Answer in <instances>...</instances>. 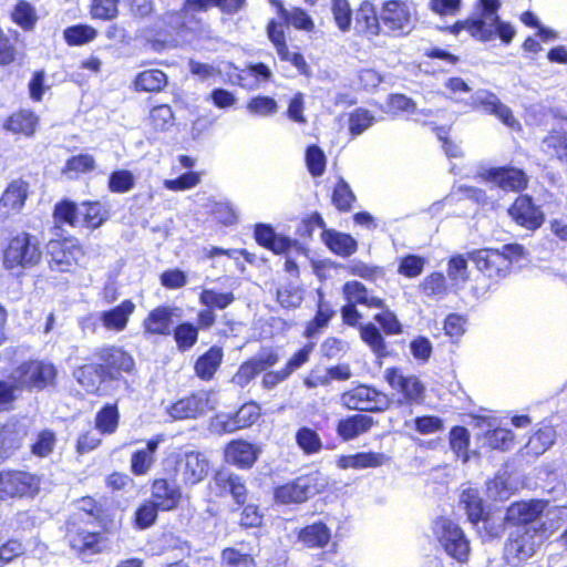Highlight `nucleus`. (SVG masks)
Returning <instances> with one entry per match:
<instances>
[{
	"mask_svg": "<svg viewBox=\"0 0 567 567\" xmlns=\"http://www.w3.org/2000/svg\"><path fill=\"white\" fill-rule=\"evenodd\" d=\"M80 516L90 518L99 529H87V523L79 518H69L65 523V537L70 548L78 555L94 556L103 553L109 536L121 529L122 519L115 512L93 495H84L75 501Z\"/></svg>",
	"mask_w": 567,
	"mask_h": 567,
	"instance_id": "nucleus-1",
	"label": "nucleus"
},
{
	"mask_svg": "<svg viewBox=\"0 0 567 567\" xmlns=\"http://www.w3.org/2000/svg\"><path fill=\"white\" fill-rule=\"evenodd\" d=\"M93 358L73 371L75 381L87 395L102 396L107 388H127L128 377L136 373L135 359L123 347H100L94 350Z\"/></svg>",
	"mask_w": 567,
	"mask_h": 567,
	"instance_id": "nucleus-2",
	"label": "nucleus"
},
{
	"mask_svg": "<svg viewBox=\"0 0 567 567\" xmlns=\"http://www.w3.org/2000/svg\"><path fill=\"white\" fill-rule=\"evenodd\" d=\"M2 268L16 276H24L39 268L43 261V249L37 235L27 230L11 231L0 250Z\"/></svg>",
	"mask_w": 567,
	"mask_h": 567,
	"instance_id": "nucleus-3",
	"label": "nucleus"
},
{
	"mask_svg": "<svg viewBox=\"0 0 567 567\" xmlns=\"http://www.w3.org/2000/svg\"><path fill=\"white\" fill-rule=\"evenodd\" d=\"M284 24L291 25L297 30L306 32H312L316 27L315 21L310 14L300 7H292L290 9L288 18L285 20ZM266 33L281 62L290 63L300 75L307 78L311 75L310 65L308 64L303 53L299 50H289L286 33L282 29V23L275 19H270L266 25Z\"/></svg>",
	"mask_w": 567,
	"mask_h": 567,
	"instance_id": "nucleus-4",
	"label": "nucleus"
},
{
	"mask_svg": "<svg viewBox=\"0 0 567 567\" xmlns=\"http://www.w3.org/2000/svg\"><path fill=\"white\" fill-rule=\"evenodd\" d=\"M16 373L17 378L13 382L2 380L7 395L1 401V412L10 411L13 408L18 390L42 391L56 384L58 369L51 361L25 360L16 368Z\"/></svg>",
	"mask_w": 567,
	"mask_h": 567,
	"instance_id": "nucleus-5",
	"label": "nucleus"
},
{
	"mask_svg": "<svg viewBox=\"0 0 567 567\" xmlns=\"http://www.w3.org/2000/svg\"><path fill=\"white\" fill-rule=\"evenodd\" d=\"M548 537V526L539 522L533 527L516 528L504 543L503 558L513 567H523Z\"/></svg>",
	"mask_w": 567,
	"mask_h": 567,
	"instance_id": "nucleus-6",
	"label": "nucleus"
},
{
	"mask_svg": "<svg viewBox=\"0 0 567 567\" xmlns=\"http://www.w3.org/2000/svg\"><path fill=\"white\" fill-rule=\"evenodd\" d=\"M383 379L396 395L399 408L422 405L426 399V385L414 373H406L401 367H389L384 370Z\"/></svg>",
	"mask_w": 567,
	"mask_h": 567,
	"instance_id": "nucleus-7",
	"label": "nucleus"
},
{
	"mask_svg": "<svg viewBox=\"0 0 567 567\" xmlns=\"http://www.w3.org/2000/svg\"><path fill=\"white\" fill-rule=\"evenodd\" d=\"M47 256L51 271L73 274L80 267L85 249L75 236H60L47 243Z\"/></svg>",
	"mask_w": 567,
	"mask_h": 567,
	"instance_id": "nucleus-8",
	"label": "nucleus"
},
{
	"mask_svg": "<svg viewBox=\"0 0 567 567\" xmlns=\"http://www.w3.org/2000/svg\"><path fill=\"white\" fill-rule=\"evenodd\" d=\"M433 534L450 557L460 564L468 561L470 540L458 524L449 517L439 516L433 523Z\"/></svg>",
	"mask_w": 567,
	"mask_h": 567,
	"instance_id": "nucleus-9",
	"label": "nucleus"
},
{
	"mask_svg": "<svg viewBox=\"0 0 567 567\" xmlns=\"http://www.w3.org/2000/svg\"><path fill=\"white\" fill-rule=\"evenodd\" d=\"M40 486L38 474L17 468L0 470V503L33 498L40 492Z\"/></svg>",
	"mask_w": 567,
	"mask_h": 567,
	"instance_id": "nucleus-10",
	"label": "nucleus"
},
{
	"mask_svg": "<svg viewBox=\"0 0 567 567\" xmlns=\"http://www.w3.org/2000/svg\"><path fill=\"white\" fill-rule=\"evenodd\" d=\"M344 409L358 413H383L391 404L388 395L373 385L360 383L340 395Z\"/></svg>",
	"mask_w": 567,
	"mask_h": 567,
	"instance_id": "nucleus-11",
	"label": "nucleus"
},
{
	"mask_svg": "<svg viewBox=\"0 0 567 567\" xmlns=\"http://www.w3.org/2000/svg\"><path fill=\"white\" fill-rule=\"evenodd\" d=\"M480 271L484 290H496L499 284L511 274L508 262L498 254V249L482 248L467 254Z\"/></svg>",
	"mask_w": 567,
	"mask_h": 567,
	"instance_id": "nucleus-12",
	"label": "nucleus"
},
{
	"mask_svg": "<svg viewBox=\"0 0 567 567\" xmlns=\"http://www.w3.org/2000/svg\"><path fill=\"white\" fill-rule=\"evenodd\" d=\"M342 323L358 328L361 340L369 347L377 358L389 355L386 342L380 329L372 322L361 323L362 313L354 303L347 302L340 309Z\"/></svg>",
	"mask_w": 567,
	"mask_h": 567,
	"instance_id": "nucleus-13",
	"label": "nucleus"
},
{
	"mask_svg": "<svg viewBox=\"0 0 567 567\" xmlns=\"http://www.w3.org/2000/svg\"><path fill=\"white\" fill-rule=\"evenodd\" d=\"M383 34L401 38L413 29L412 13L404 0H385L380 9Z\"/></svg>",
	"mask_w": 567,
	"mask_h": 567,
	"instance_id": "nucleus-14",
	"label": "nucleus"
},
{
	"mask_svg": "<svg viewBox=\"0 0 567 567\" xmlns=\"http://www.w3.org/2000/svg\"><path fill=\"white\" fill-rule=\"evenodd\" d=\"M208 489L217 498L230 496L237 506H244L249 497L246 480L227 468H218L214 472Z\"/></svg>",
	"mask_w": 567,
	"mask_h": 567,
	"instance_id": "nucleus-15",
	"label": "nucleus"
},
{
	"mask_svg": "<svg viewBox=\"0 0 567 567\" xmlns=\"http://www.w3.org/2000/svg\"><path fill=\"white\" fill-rule=\"evenodd\" d=\"M515 33L512 24L502 21L499 16L491 17L489 22L483 16L468 18V34L481 42H489L497 37L503 44L508 45Z\"/></svg>",
	"mask_w": 567,
	"mask_h": 567,
	"instance_id": "nucleus-16",
	"label": "nucleus"
},
{
	"mask_svg": "<svg viewBox=\"0 0 567 567\" xmlns=\"http://www.w3.org/2000/svg\"><path fill=\"white\" fill-rule=\"evenodd\" d=\"M209 391H193L167 406V414L175 421L195 420L214 409Z\"/></svg>",
	"mask_w": 567,
	"mask_h": 567,
	"instance_id": "nucleus-17",
	"label": "nucleus"
},
{
	"mask_svg": "<svg viewBox=\"0 0 567 567\" xmlns=\"http://www.w3.org/2000/svg\"><path fill=\"white\" fill-rule=\"evenodd\" d=\"M549 505L548 499L529 498L512 502L506 511L504 520L509 526L517 528L533 527V523L545 513Z\"/></svg>",
	"mask_w": 567,
	"mask_h": 567,
	"instance_id": "nucleus-18",
	"label": "nucleus"
},
{
	"mask_svg": "<svg viewBox=\"0 0 567 567\" xmlns=\"http://www.w3.org/2000/svg\"><path fill=\"white\" fill-rule=\"evenodd\" d=\"M40 126L39 114L30 107L10 112L1 122V128L16 138H32Z\"/></svg>",
	"mask_w": 567,
	"mask_h": 567,
	"instance_id": "nucleus-19",
	"label": "nucleus"
},
{
	"mask_svg": "<svg viewBox=\"0 0 567 567\" xmlns=\"http://www.w3.org/2000/svg\"><path fill=\"white\" fill-rule=\"evenodd\" d=\"M508 215L516 225L529 231L539 229L545 223V214L527 194H522L514 199L508 207Z\"/></svg>",
	"mask_w": 567,
	"mask_h": 567,
	"instance_id": "nucleus-20",
	"label": "nucleus"
},
{
	"mask_svg": "<svg viewBox=\"0 0 567 567\" xmlns=\"http://www.w3.org/2000/svg\"><path fill=\"white\" fill-rule=\"evenodd\" d=\"M175 471L185 486H195L207 477L209 461L200 452H186L177 457Z\"/></svg>",
	"mask_w": 567,
	"mask_h": 567,
	"instance_id": "nucleus-21",
	"label": "nucleus"
},
{
	"mask_svg": "<svg viewBox=\"0 0 567 567\" xmlns=\"http://www.w3.org/2000/svg\"><path fill=\"white\" fill-rule=\"evenodd\" d=\"M483 176L504 192L522 193L529 184V177L523 168L509 165L489 167Z\"/></svg>",
	"mask_w": 567,
	"mask_h": 567,
	"instance_id": "nucleus-22",
	"label": "nucleus"
},
{
	"mask_svg": "<svg viewBox=\"0 0 567 567\" xmlns=\"http://www.w3.org/2000/svg\"><path fill=\"white\" fill-rule=\"evenodd\" d=\"M151 497L148 498L162 512H173L182 503L183 493L179 485L166 477H156L151 481Z\"/></svg>",
	"mask_w": 567,
	"mask_h": 567,
	"instance_id": "nucleus-23",
	"label": "nucleus"
},
{
	"mask_svg": "<svg viewBox=\"0 0 567 567\" xmlns=\"http://www.w3.org/2000/svg\"><path fill=\"white\" fill-rule=\"evenodd\" d=\"M378 421L367 413H353L340 417L336 423V432L342 442L353 441L369 433Z\"/></svg>",
	"mask_w": 567,
	"mask_h": 567,
	"instance_id": "nucleus-24",
	"label": "nucleus"
},
{
	"mask_svg": "<svg viewBox=\"0 0 567 567\" xmlns=\"http://www.w3.org/2000/svg\"><path fill=\"white\" fill-rule=\"evenodd\" d=\"M259 452L255 444L244 439H234L224 447V460L239 470H249L257 462Z\"/></svg>",
	"mask_w": 567,
	"mask_h": 567,
	"instance_id": "nucleus-25",
	"label": "nucleus"
},
{
	"mask_svg": "<svg viewBox=\"0 0 567 567\" xmlns=\"http://www.w3.org/2000/svg\"><path fill=\"white\" fill-rule=\"evenodd\" d=\"M28 194L29 184L25 181L18 178L8 184L0 197V223L22 209Z\"/></svg>",
	"mask_w": 567,
	"mask_h": 567,
	"instance_id": "nucleus-26",
	"label": "nucleus"
},
{
	"mask_svg": "<svg viewBox=\"0 0 567 567\" xmlns=\"http://www.w3.org/2000/svg\"><path fill=\"white\" fill-rule=\"evenodd\" d=\"M254 239L262 248L275 255L287 254L298 241L288 236L278 235L270 224L258 223L254 226Z\"/></svg>",
	"mask_w": 567,
	"mask_h": 567,
	"instance_id": "nucleus-27",
	"label": "nucleus"
},
{
	"mask_svg": "<svg viewBox=\"0 0 567 567\" xmlns=\"http://www.w3.org/2000/svg\"><path fill=\"white\" fill-rule=\"evenodd\" d=\"M175 308L169 306H157L152 309L142 322L145 336L166 337L172 333Z\"/></svg>",
	"mask_w": 567,
	"mask_h": 567,
	"instance_id": "nucleus-28",
	"label": "nucleus"
},
{
	"mask_svg": "<svg viewBox=\"0 0 567 567\" xmlns=\"http://www.w3.org/2000/svg\"><path fill=\"white\" fill-rule=\"evenodd\" d=\"M390 461L384 453L375 451H362L354 454H342L337 457L336 464L340 470L378 468Z\"/></svg>",
	"mask_w": 567,
	"mask_h": 567,
	"instance_id": "nucleus-29",
	"label": "nucleus"
},
{
	"mask_svg": "<svg viewBox=\"0 0 567 567\" xmlns=\"http://www.w3.org/2000/svg\"><path fill=\"white\" fill-rule=\"evenodd\" d=\"M485 114L496 116L508 128L519 132L522 124L514 115L513 111L504 104L494 93L488 92L484 97L476 101Z\"/></svg>",
	"mask_w": 567,
	"mask_h": 567,
	"instance_id": "nucleus-30",
	"label": "nucleus"
},
{
	"mask_svg": "<svg viewBox=\"0 0 567 567\" xmlns=\"http://www.w3.org/2000/svg\"><path fill=\"white\" fill-rule=\"evenodd\" d=\"M336 310L330 301L324 299L322 293H319L316 312L313 317L305 323L302 337L310 340L317 338L321 332L327 329L330 321L334 318Z\"/></svg>",
	"mask_w": 567,
	"mask_h": 567,
	"instance_id": "nucleus-31",
	"label": "nucleus"
},
{
	"mask_svg": "<svg viewBox=\"0 0 567 567\" xmlns=\"http://www.w3.org/2000/svg\"><path fill=\"white\" fill-rule=\"evenodd\" d=\"M168 86V75L161 69H145L135 74L132 89L136 93H162Z\"/></svg>",
	"mask_w": 567,
	"mask_h": 567,
	"instance_id": "nucleus-32",
	"label": "nucleus"
},
{
	"mask_svg": "<svg viewBox=\"0 0 567 567\" xmlns=\"http://www.w3.org/2000/svg\"><path fill=\"white\" fill-rule=\"evenodd\" d=\"M223 359V348L212 346L195 360L193 367L195 375L204 382H210L219 370Z\"/></svg>",
	"mask_w": 567,
	"mask_h": 567,
	"instance_id": "nucleus-33",
	"label": "nucleus"
},
{
	"mask_svg": "<svg viewBox=\"0 0 567 567\" xmlns=\"http://www.w3.org/2000/svg\"><path fill=\"white\" fill-rule=\"evenodd\" d=\"M310 487L301 477L280 484L274 488V501L280 505L301 504L309 498Z\"/></svg>",
	"mask_w": 567,
	"mask_h": 567,
	"instance_id": "nucleus-34",
	"label": "nucleus"
},
{
	"mask_svg": "<svg viewBox=\"0 0 567 567\" xmlns=\"http://www.w3.org/2000/svg\"><path fill=\"white\" fill-rule=\"evenodd\" d=\"M134 310V302L131 299H125L117 306L101 312L100 321L106 330L120 332L126 329Z\"/></svg>",
	"mask_w": 567,
	"mask_h": 567,
	"instance_id": "nucleus-35",
	"label": "nucleus"
},
{
	"mask_svg": "<svg viewBox=\"0 0 567 567\" xmlns=\"http://www.w3.org/2000/svg\"><path fill=\"white\" fill-rule=\"evenodd\" d=\"M358 31L372 39L383 33L380 14H377L374 6L369 1H362L357 10L355 19Z\"/></svg>",
	"mask_w": 567,
	"mask_h": 567,
	"instance_id": "nucleus-36",
	"label": "nucleus"
},
{
	"mask_svg": "<svg viewBox=\"0 0 567 567\" xmlns=\"http://www.w3.org/2000/svg\"><path fill=\"white\" fill-rule=\"evenodd\" d=\"M320 237L326 247L337 256L349 257L358 250V243L350 234L327 228L321 231Z\"/></svg>",
	"mask_w": 567,
	"mask_h": 567,
	"instance_id": "nucleus-37",
	"label": "nucleus"
},
{
	"mask_svg": "<svg viewBox=\"0 0 567 567\" xmlns=\"http://www.w3.org/2000/svg\"><path fill=\"white\" fill-rule=\"evenodd\" d=\"M81 226L95 230L102 227L110 219V210L99 199H86L81 202Z\"/></svg>",
	"mask_w": 567,
	"mask_h": 567,
	"instance_id": "nucleus-38",
	"label": "nucleus"
},
{
	"mask_svg": "<svg viewBox=\"0 0 567 567\" xmlns=\"http://www.w3.org/2000/svg\"><path fill=\"white\" fill-rule=\"evenodd\" d=\"M297 538L307 548H324L331 540V529L324 522L318 520L300 528Z\"/></svg>",
	"mask_w": 567,
	"mask_h": 567,
	"instance_id": "nucleus-39",
	"label": "nucleus"
},
{
	"mask_svg": "<svg viewBox=\"0 0 567 567\" xmlns=\"http://www.w3.org/2000/svg\"><path fill=\"white\" fill-rule=\"evenodd\" d=\"M342 292L349 303L362 305L367 308H382L384 307V299L370 296L368 288L360 281H347L342 286Z\"/></svg>",
	"mask_w": 567,
	"mask_h": 567,
	"instance_id": "nucleus-40",
	"label": "nucleus"
},
{
	"mask_svg": "<svg viewBox=\"0 0 567 567\" xmlns=\"http://www.w3.org/2000/svg\"><path fill=\"white\" fill-rule=\"evenodd\" d=\"M461 503L463 504L467 519L472 525L477 526L481 522L488 520L489 512L486 509L484 501L476 489H464L461 495Z\"/></svg>",
	"mask_w": 567,
	"mask_h": 567,
	"instance_id": "nucleus-41",
	"label": "nucleus"
},
{
	"mask_svg": "<svg viewBox=\"0 0 567 567\" xmlns=\"http://www.w3.org/2000/svg\"><path fill=\"white\" fill-rule=\"evenodd\" d=\"M25 435V429L17 423L0 425V454L9 456L20 450Z\"/></svg>",
	"mask_w": 567,
	"mask_h": 567,
	"instance_id": "nucleus-42",
	"label": "nucleus"
},
{
	"mask_svg": "<svg viewBox=\"0 0 567 567\" xmlns=\"http://www.w3.org/2000/svg\"><path fill=\"white\" fill-rule=\"evenodd\" d=\"M159 439H150L146 446L133 452L131 456V472L135 476L147 474L155 463V453L158 449Z\"/></svg>",
	"mask_w": 567,
	"mask_h": 567,
	"instance_id": "nucleus-43",
	"label": "nucleus"
},
{
	"mask_svg": "<svg viewBox=\"0 0 567 567\" xmlns=\"http://www.w3.org/2000/svg\"><path fill=\"white\" fill-rule=\"evenodd\" d=\"M120 417L117 403H105L95 414V429L103 435H111L116 432Z\"/></svg>",
	"mask_w": 567,
	"mask_h": 567,
	"instance_id": "nucleus-44",
	"label": "nucleus"
},
{
	"mask_svg": "<svg viewBox=\"0 0 567 567\" xmlns=\"http://www.w3.org/2000/svg\"><path fill=\"white\" fill-rule=\"evenodd\" d=\"M96 168L95 157L87 153H81L70 156L63 167L61 168L62 175L69 178H78L82 174H90Z\"/></svg>",
	"mask_w": 567,
	"mask_h": 567,
	"instance_id": "nucleus-45",
	"label": "nucleus"
},
{
	"mask_svg": "<svg viewBox=\"0 0 567 567\" xmlns=\"http://www.w3.org/2000/svg\"><path fill=\"white\" fill-rule=\"evenodd\" d=\"M295 441L305 455H315L323 450V442L317 429L302 425L295 433Z\"/></svg>",
	"mask_w": 567,
	"mask_h": 567,
	"instance_id": "nucleus-46",
	"label": "nucleus"
},
{
	"mask_svg": "<svg viewBox=\"0 0 567 567\" xmlns=\"http://www.w3.org/2000/svg\"><path fill=\"white\" fill-rule=\"evenodd\" d=\"M355 202L357 196L350 185L344 178L340 177L336 182L331 193L332 205L339 213L344 214L352 210Z\"/></svg>",
	"mask_w": 567,
	"mask_h": 567,
	"instance_id": "nucleus-47",
	"label": "nucleus"
},
{
	"mask_svg": "<svg viewBox=\"0 0 567 567\" xmlns=\"http://www.w3.org/2000/svg\"><path fill=\"white\" fill-rule=\"evenodd\" d=\"M173 338L181 352L189 351L198 341L199 330L194 322L182 321L173 330Z\"/></svg>",
	"mask_w": 567,
	"mask_h": 567,
	"instance_id": "nucleus-48",
	"label": "nucleus"
},
{
	"mask_svg": "<svg viewBox=\"0 0 567 567\" xmlns=\"http://www.w3.org/2000/svg\"><path fill=\"white\" fill-rule=\"evenodd\" d=\"M147 122L153 131L166 132L174 125L175 113L169 104H157L151 107Z\"/></svg>",
	"mask_w": 567,
	"mask_h": 567,
	"instance_id": "nucleus-49",
	"label": "nucleus"
},
{
	"mask_svg": "<svg viewBox=\"0 0 567 567\" xmlns=\"http://www.w3.org/2000/svg\"><path fill=\"white\" fill-rule=\"evenodd\" d=\"M97 30L86 23L70 25L63 30V39L69 47H81L97 38Z\"/></svg>",
	"mask_w": 567,
	"mask_h": 567,
	"instance_id": "nucleus-50",
	"label": "nucleus"
},
{
	"mask_svg": "<svg viewBox=\"0 0 567 567\" xmlns=\"http://www.w3.org/2000/svg\"><path fill=\"white\" fill-rule=\"evenodd\" d=\"M449 444L453 453L464 463L470 460V431L463 425H454L449 432Z\"/></svg>",
	"mask_w": 567,
	"mask_h": 567,
	"instance_id": "nucleus-51",
	"label": "nucleus"
},
{
	"mask_svg": "<svg viewBox=\"0 0 567 567\" xmlns=\"http://www.w3.org/2000/svg\"><path fill=\"white\" fill-rule=\"evenodd\" d=\"M276 301L286 310L297 309L303 301V290L298 285L287 282L277 288Z\"/></svg>",
	"mask_w": 567,
	"mask_h": 567,
	"instance_id": "nucleus-52",
	"label": "nucleus"
},
{
	"mask_svg": "<svg viewBox=\"0 0 567 567\" xmlns=\"http://www.w3.org/2000/svg\"><path fill=\"white\" fill-rule=\"evenodd\" d=\"M11 20L24 31H31L38 21L35 8L27 0H18L11 11Z\"/></svg>",
	"mask_w": 567,
	"mask_h": 567,
	"instance_id": "nucleus-53",
	"label": "nucleus"
},
{
	"mask_svg": "<svg viewBox=\"0 0 567 567\" xmlns=\"http://www.w3.org/2000/svg\"><path fill=\"white\" fill-rule=\"evenodd\" d=\"M485 439L484 445L488 450H496L501 452L508 451L514 445V433L504 427H496L493 430H487L483 434Z\"/></svg>",
	"mask_w": 567,
	"mask_h": 567,
	"instance_id": "nucleus-54",
	"label": "nucleus"
},
{
	"mask_svg": "<svg viewBox=\"0 0 567 567\" xmlns=\"http://www.w3.org/2000/svg\"><path fill=\"white\" fill-rule=\"evenodd\" d=\"M162 512L150 499H144L136 507L133 515V525L136 529L143 530L155 525L158 518V513Z\"/></svg>",
	"mask_w": 567,
	"mask_h": 567,
	"instance_id": "nucleus-55",
	"label": "nucleus"
},
{
	"mask_svg": "<svg viewBox=\"0 0 567 567\" xmlns=\"http://www.w3.org/2000/svg\"><path fill=\"white\" fill-rule=\"evenodd\" d=\"M198 299L202 306L215 311L230 306L235 301V295L231 291L220 292L215 289H203Z\"/></svg>",
	"mask_w": 567,
	"mask_h": 567,
	"instance_id": "nucleus-56",
	"label": "nucleus"
},
{
	"mask_svg": "<svg viewBox=\"0 0 567 567\" xmlns=\"http://www.w3.org/2000/svg\"><path fill=\"white\" fill-rule=\"evenodd\" d=\"M53 219L55 224L76 227L80 223L78 218V205L70 199H61L53 207Z\"/></svg>",
	"mask_w": 567,
	"mask_h": 567,
	"instance_id": "nucleus-57",
	"label": "nucleus"
},
{
	"mask_svg": "<svg viewBox=\"0 0 567 567\" xmlns=\"http://www.w3.org/2000/svg\"><path fill=\"white\" fill-rule=\"evenodd\" d=\"M120 0H91L89 12L93 20L111 21L120 13Z\"/></svg>",
	"mask_w": 567,
	"mask_h": 567,
	"instance_id": "nucleus-58",
	"label": "nucleus"
},
{
	"mask_svg": "<svg viewBox=\"0 0 567 567\" xmlns=\"http://www.w3.org/2000/svg\"><path fill=\"white\" fill-rule=\"evenodd\" d=\"M135 187V176L128 169H115L107 178V189L113 194H125Z\"/></svg>",
	"mask_w": 567,
	"mask_h": 567,
	"instance_id": "nucleus-59",
	"label": "nucleus"
},
{
	"mask_svg": "<svg viewBox=\"0 0 567 567\" xmlns=\"http://www.w3.org/2000/svg\"><path fill=\"white\" fill-rule=\"evenodd\" d=\"M55 444V432L51 429H43L37 434L34 442L30 446V452L37 457L44 458L54 451Z\"/></svg>",
	"mask_w": 567,
	"mask_h": 567,
	"instance_id": "nucleus-60",
	"label": "nucleus"
},
{
	"mask_svg": "<svg viewBox=\"0 0 567 567\" xmlns=\"http://www.w3.org/2000/svg\"><path fill=\"white\" fill-rule=\"evenodd\" d=\"M467 328V317L457 312L449 313L443 320V330L446 337L453 343H458L465 334Z\"/></svg>",
	"mask_w": 567,
	"mask_h": 567,
	"instance_id": "nucleus-61",
	"label": "nucleus"
},
{
	"mask_svg": "<svg viewBox=\"0 0 567 567\" xmlns=\"http://www.w3.org/2000/svg\"><path fill=\"white\" fill-rule=\"evenodd\" d=\"M381 311L375 313L373 319L379 323L381 333L386 336H398L403 332V326L396 315L389 309L384 302V307L379 308Z\"/></svg>",
	"mask_w": 567,
	"mask_h": 567,
	"instance_id": "nucleus-62",
	"label": "nucleus"
},
{
	"mask_svg": "<svg viewBox=\"0 0 567 567\" xmlns=\"http://www.w3.org/2000/svg\"><path fill=\"white\" fill-rule=\"evenodd\" d=\"M543 145L546 152H551L553 156L561 163H567V136L559 131H550L544 138Z\"/></svg>",
	"mask_w": 567,
	"mask_h": 567,
	"instance_id": "nucleus-63",
	"label": "nucleus"
},
{
	"mask_svg": "<svg viewBox=\"0 0 567 567\" xmlns=\"http://www.w3.org/2000/svg\"><path fill=\"white\" fill-rule=\"evenodd\" d=\"M305 161L308 172L312 177H319L326 172L327 157L322 148L318 145L311 144L307 146Z\"/></svg>",
	"mask_w": 567,
	"mask_h": 567,
	"instance_id": "nucleus-64",
	"label": "nucleus"
}]
</instances>
